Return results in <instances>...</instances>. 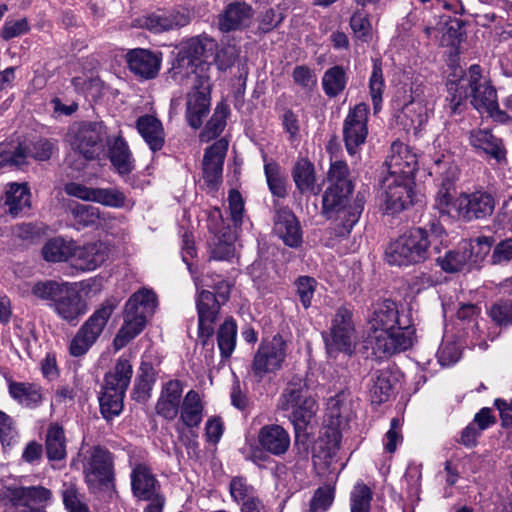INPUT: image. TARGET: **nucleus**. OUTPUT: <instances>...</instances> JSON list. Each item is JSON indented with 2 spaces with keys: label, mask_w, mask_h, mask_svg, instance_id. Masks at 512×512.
I'll return each instance as SVG.
<instances>
[{
  "label": "nucleus",
  "mask_w": 512,
  "mask_h": 512,
  "mask_svg": "<svg viewBox=\"0 0 512 512\" xmlns=\"http://www.w3.org/2000/svg\"><path fill=\"white\" fill-rule=\"evenodd\" d=\"M368 324L366 343L375 354L392 355L411 347L413 331L409 321L400 317L394 301L385 299L374 304Z\"/></svg>",
  "instance_id": "obj_1"
},
{
  "label": "nucleus",
  "mask_w": 512,
  "mask_h": 512,
  "mask_svg": "<svg viewBox=\"0 0 512 512\" xmlns=\"http://www.w3.org/2000/svg\"><path fill=\"white\" fill-rule=\"evenodd\" d=\"M446 232L439 220L433 219L425 227H415L391 242L385 251L390 265L408 266L424 262L430 255V248L440 253V245Z\"/></svg>",
  "instance_id": "obj_2"
},
{
  "label": "nucleus",
  "mask_w": 512,
  "mask_h": 512,
  "mask_svg": "<svg viewBox=\"0 0 512 512\" xmlns=\"http://www.w3.org/2000/svg\"><path fill=\"white\" fill-rule=\"evenodd\" d=\"M449 109L455 114L461 111L463 101L470 96L471 104L478 111L492 112L497 108V92L490 81L482 76L479 65H471L468 72L457 81L447 83Z\"/></svg>",
  "instance_id": "obj_3"
},
{
  "label": "nucleus",
  "mask_w": 512,
  "mask_h": 512,
  "mask_svg": "<svg viewBox=\"0 0 512 512\" xmlns=\"http://www.w3.org/2000/svg\"><path fill=\"white\" fill-rule=\"evenodd\" d=\"M352 193L353 190L334 184L329 185L322 195V213L326 219L333 221V230L337 237H347L364 210V196L357 193L350 201Z\"/></svg>",
  "instance_id": "obj_4"
},
{
  "label": "nucleus",
  "mask_w": 512,
  "mask_h": 512,
  "mask_svg": "<svg viewBox=\"0 0 512 512\" xmlns=\"http://www.w3.org/2000/svg\"><path fill=\"white\" fill-rule=\"evenodd\" d=\"M157 306L156 294L149 289H141L130 296L123 316V325L113 340L115 350L124 348L145 328Z\"/></svg>",
  "instance_id": "obj_5"
},
{
  "label": "nucleus",
  "mask_w": 512,
  "mask_h": 512,
  "mask_svg": "<svg viewBox=\"0 0 512 512\" xmlns=\"http://www.w3.org/2000/svg\"><path fill=\"white\" fill-rule=\"evenodd\" d=\"M279 408L290 413L296 436L306 429L315 415L316 402L302 378L293 377L287 383L279 399Z\"/></svg>",
  "instance_id": "obj_6"
},
{
  "label": "nucleus",
  "mask_w": 512,
  "mask_h": 512,
  "mask_svg": "<svg viewBox=\"0 0 512 512\" xmlns=\"http://www.w3.org/2000/svg\"><path fill=\"white\" fill-rule=\"evenodd\" d=\"M117 305L115 298L106 299L81 325L69 344L73 357L85 355L97 342Z\"/></svg>",
  "instance_id": "obj_7"
},
{
  "label": "nucleus",
  "mask_w": 512,
  "mask_h": 512,
  "mask_svg": "<svg viewBox=\"0 0 512 512\" xmlns=\"http://www.w3.org/2000/svg\"><path fill=\"white\" fill-rule=\"evenodd\" d=\"M429 173L439 182V189L434 200V208L441 215L449 216L452 210L456 211L457 208L453 192L455 191L454 182L458 178V167L449 156L442 155L433 161Z\"/></svg>",
  "instance_id": "obj_8"
},
{
  "label": "nucleus",
  "mask_w": 512,
  "mask_h": 512,
  "mask_svg": "<svg viewBox=\"0 0 512 512\" xmlns=\"http://www.w3.org/2000/svg\"><path fill=\"white\" fill-rule=\"evenodd\" d=\"M106 127L102 122L73 124L67 133L71 148L86 160H94L103 152Z\"/></svg>",
  "instance_id": "obj_9"
},
{
  "label": "nucleus",
  "mask_w": 512,
  "mask_h": 512,
  "mask_svg": "<svg viewBox=\"0 0 512 512\" xmlns=\"http://www.w3.org/2000/svg\"><path fill=\"white\" fill-rule=\"evenodd\" d=\"M0 498L12 512H46L52 492L44 486H11L5 488Z\"/></svg>",
  "instance_id": "obj_10"
},
{
  "label": "nucleus",
  "mask_w": 512,
  "mask_h": 512,
  "mask_svg": "<svg viewBox=\"0 0 512 512\" xmlns=\"http://www.w3.org/2000/svg\"><path fill=\"white\" fill-rule=\"evenodd\" d=\"M287 343L280 334L274 335L270 339H264L251 364V372L254 378L260 382L270 374L279 371L286 358Z\"/></svg>",
  "instance_id": "obj_11"
},
{
  "label": "nucleus",
  "mask_w": 512,
  "mask_h": 512,
  "mask_svg": "<svg viewBox=\"0 0 512 512\" xmlns=\"http://www.w3.org/2000/svg\"><path fill=\"white\" fill-rule=\"evenodd\" d=\"M85 482L90 490H101L114 481L113 457L105 448L93 446L83 460Z\"/></svg>",
  "instance_id": "obj_12"
},
{
  "label": "nucleus",
  "mask_w": 512,
  "mask_h": 512,
  "mask_svg": "<svg viewBox=\"0 0 512 512\" xmlns=\"http://www.w3.org/2000/svg\"><path fill=\"white\" fill-rule=\"evenodd\" d=\"M456 212L459 218L471 222L485 220L493 215L496 207L495 196L485 190L462 192L456 198Z\"/></svg>",
  "instance_id": "obj_13"
},
{
  "label": "nucleus",
  "mask_w": 512,
  "mask_h": 512,
  "mask_svg": "<svg viewBox=\"0 0 512 512\" xmlns=\"http://www.w3.org/2000/svg\"><path fill=\"white\" fill-rule=\"evenodd\" d=\"M356 339L352 312L345 307L338 308L331 322L330 336L325 339L327 348L351 354Z\"/></svg>",
  "instance_id": "obj_14"
},
{
  "label": "nucleus",
  "mask_w": 512,
  "mask_h": 512,
  "mask_svg": "<svg viewBox=\"0 0 512 512\" xmlns=\"http://www.w3.org/2000/svg\"><path fill=\"white\" fill-rule=\"evenodd\" d=\"M369 108L365 103H359L349 110L343 122V140L347 152L355 155L368 135Z\"/></svg>",
  "instance_id": "obj_15"
},
{
  "label": "nucleus",
  "mask_w": 512,
  "mask_h": 512,
  "mask_svg": "<svg viewBox=\"0 0 512 512\" xmlns=\"http://www.w3.org/2000/svg\"><path fill=\"white\" fill-rule=\"evenodd\" d=\"M221 305L220 300L213 292L205 289L198 291L196 295L198 336L203 346L208 345V341L214 333L213 324L218 318Z\"/></svg>",
  "instance_id": "obj_16"
},
{
  "label": "nucleus",
  "mask_w": 512,
  "mask_h": 512,
  "mask_svg": "<svg viewBox=\"0 0 512 512\" xmlns=\"http://www.w3.org/2000/svg\"><path fill=\"white\" fill-rule=\"evenodd\" d=\"M52 309L60 319L75 326L86 314L88 307L76 284L68 282L56 299Z\"/></svg>",
  "instance_id": "obj_17"
},
{
  "label": "nucleus",
  "mask_w": 512,
  "mask_h": 512,
  "mask_svg": "<svg viewBox=\"0 0 512 512\" xmlns=\"http://www.w3.org/2000/svg\"><path fill=\"white\" fill-rule=\"evenodd\" d=\"M414 178L386 176L383 179L386 211L395 214L407 209L413 201Z\"/></svg>",
  "instance_id": "obj_18"
},
{
  "label": "nucleus",
  "mask_w": 512,
  "mask_h": 512,
  "mask_svg": "<svg viewBox=\"0 0 512 512\" xmlns=\"http://www.w3.org/2000/svg\"><path fill=\"white\" fill-rule=\"evenodd\" d=\"M190 21V12L182 7L150 13L138 19L140 27L153 33L176 30L188 25Z\"/></svg>",
  "instance_id": "obj_19"
},
{
  "label": "nucleus",
  "mask_w": 512,
  "mask_h": 512,
  "mask_svg": "<svg viewBox=\"0 0 512 512\" xmlns=\"http://www.w3.org/2000/svg\"><path fill=\"white\" fill-rule=\"evenodd\" d=\"M228 149V142L220 139L209 146L202 161L203 180L210 191H215L222 182L223 163Z\"/></svg>",
  "instance_id": "obj_20"
},
{
  "label": "nucleus",
  "mask_w": 512,
  "mask_h": 512,
  "mask_svg": "<svg viewBox=\"0 0 512 512\" xmlns=\"http://www.w3.org/2000/svg\"><path fill=\"white\" fill-rule=\"evenodd\" d=\"M387 176L414 178L417 169V158L409 147L400 142H393L386 158Z\"/></svg>",
  "instance_id": "obj_21"
},
{
  "label": "nucleus",
  "mask_w": 512,
  "mask_h": 512,
  "mask_svg": "<svg viewBox=\"0 0 512 512\" xmlns=\"http://www.w3.org/2000/svg\"><path fill=\"white\" fill-rule=\"evenodd\" d=\"M273 232L291 248H297L302 244L299 221L288 207L277 206L275 208Z\"/></svg>",
  "instance_id": "obj_22"
},
{
  "label": "nucleus",
  "mask_w": 512,
  "mask_h": 512,
  "mask_svg": "<svg viewBox=\"0 0 512 512\" xmlns=\"http://www.w3.org/2000/svg\"><path fill=\"white\" fill-rule=\"evenodd\" d=\"M254 10L246 2L235 1L228 4L217 16L218 29L223 33L241 31L250 26Z\"/></svg>",
  "instance_id": "obj_23"
},
{
  "label": "nucleus",
  "mask_w": 512,
  "mask_h": 512,
  "mask_svg": "<svg viewBox=\"0 0 512 512\" xmlns=\"http://www.w3.org/2000/svg\"><path fill=\"white\" fill-rule=\"evenodd\" d=\"M162 54L148 49L136 48L126 54L129 70L137 77L149 80L155 78L160 70Z\"/></svg>",
  "instance_id": "obj_24"
},
{
  "label": "nucleus",
  "mask_w": 512,
  "mask_h": 512,
  "mask_svg": "<svg viewBox=\"0 0 512 512\" xmlns=\"http://www.w3.org/2000/svg\"><path fill=\"white\" fill-rule=\"evenodd\" d=\"M217 46V42L213 38L200 35L187 40L183 44L180 52L188 56V58L194 62H208V59L216 58L218 67L220 69H226L233 64L234 60L229 59L226 63H223L220 60V54L216 55Z\"/></svg>",
  "instance_id": "obj_25"
},
{
  "label": "nucleus",
  "mask_w": 512,
  "mask_h": 512,
  "mask_svg": "<svg viewBox=\"0 0 512 512\" xmlns=\"http://www.w3.org/2000/svg\"><path fill=\"white\" fill-rule=\"evenodd\" d=\"M259 446L273 456H282L290 448V435L280 425L268 424L260 428L257 435Z\"/></svg>",
  "instance_id": "obj_26"
},
{
  "label": "nucleus",
  "mask_w": 512,
  "mask_h": 512,
  "mask_svg": "<svg viewBox=\"0 0 512 512\" xmlns=\"http://www.w3.org/2000/svg\"><path fill=\"white\" fill-rule=\"evenodd\" d=\"M131 489L133 495L143 501L153 500L160 496V483L151 469L144 464H138L132 470Z\"/></svg>",
  "instance_id": "obj_27"
},
{
  "label": "nucleus",
  "mask_w": 512,
  "mask_h": 512,
  "mask_svg": "<svg viewBox=\"0 0 512 512\" xmlns=\"http://www.w3.org/2000/svg\"><path fill=\"white\" fill-rule=\"evenodd\" d=\"M469 142L477 153L484 154L498 163L506 159V149L502 139L493 135L488 129L472 130Z\"/></svg>",
  "instance_id": "obj_28"
},
{
  "label": "nucleus",
  "mask_w": 512,
  "mask_h": 512,
  "mask_svg": "<svg viewBox=\"0 0 512 512\" xmlns=\"http://www.w3.org/2000/svg\"><path fill=\"white\" fill-rule=\"evenodd\" d=\"M183 384L174 379L165 383L156 404V413L166 420H173L182 404Z\"/></svg>",
  "instance_id": "obj_29"
},
{
  "label": "nucleus",
  "mask_w": 512,
  "mask_h": 512,
  "mask_svg": "<svg viewBox=\"0 0 512 512\" xmlns=\"http://www.w3.org/2000/svg\"><path fill=\"white\" fill-rule=\"evenodd\" d=\"M73 266L82 271H91L99 267L108 257V247L101 242L88 243L73 248Z\"/></svg>",
  "instance_id": "obj_30"
},
{
  "label": "nucleus",
  "mask_w": 512,
  "mask_h": 512,
  "mask_svg": "<svg viewBox=\"0 0 512 512\" xmlns=\"http://www.w3.org/2000/svg\"><path fill=\"white\" fill-rule=\"evenodd\" d=\"M293 181L300 194L317 195L321 186L317 183V176L314 164L307 158H298L292 172Z\"/></svg>",
  "instance_id": "obj_31"
},
{
  "label": "nucleus",
  "mask_w": 512,
  "mask_h": 512,
  "mask_svg": "<svg viewBox=\"0 0 512 512\" xmlns=\"http://www.w3.org/2000/svg\"><path fill=\"white\" fill-rule=\"evenodd\" d=\"M108 157L111 164L121 176L128 175L134 170V159L129 146L121 136H115L106 142Z\"/></svg>",
  "instance_id": "obj_32"
},
{
  "label": "nucleus",
  "mask_w": 512,
  "mask_h": 512,
  "mask_svg": "<svg viewBox=\"0 0 512 512\" xmlns=\"http://www.w3.org/2000/svg\"><path fill=\"white\" fill-rule=\"evenodd\" d=\"M395 377L389 367L374 371L370 378L369 396L373 404L380 405L389 400Z\"/></svg>",
  "instance_id": "obj_33"
},
{
  "label": "nucleus",
  "mask_w": 512,
  "mask_h": 512,
  "mask_svg": "<svg viewBox=\"0 0 512 512\" xmlns=\"http://www.w3.org/2000/svg\"><path fill=\"white\" fill-rule=\"evenodd\" d=\"M181 423L189 428H198L204 416V403L200 394L195 390H189L182 400L179 409Z\"/></svg>",
  "instance_id": "obj_34"
},
{
  "label": "nucleus",
  "mask_w": 512,
  "mask_h": 512,
  "mask_svg": "<svg viewBox=\"0 0 512 512\" xmlns=\"http://www.w3.org/2000/svg\"><path fill=\"white\" fill-rule=\"evenodd\" d=\"M133 375V367L127 358L119 357L105 374L103 389L126 393Z\"/></svg>",
  "instance_id": "obj_35"
},
{
  "label": "nucleus",
  "mask_w": 512,
  "mask_h": 512,
  "mask_svg": "<svg viewBox=\"0 0 512 512\" xmlns=\"http://www.w3.org/2000/svg\"><path fill=\"white\" fill-rule=\"evenodd\" d=\"M210 110V94L208 92L191 91L187 94L186 120L194 129L201 127L203 119Z\"/></svg>",
  "instance_id": "obj_36"
},
{
  "label": "nucleus",
  "mask_w": 512,
  "mask_h": 512,
  "mask_svg": "<svg viewBox=\"0 0 512 512\" xmlns=\"http://www.w3.org/2000/svg\"><path fill=\"white\" fill-rule=\"evenodd\" d=\"M9 395L20 405L34 409L43 402L42 389L39 385L29 382H8Z\"/></svg>",
  "instance_id": "obj_37"
},
{
  "label": "nucleus",
  "mask_w": 512,
  "mask_h": 512,
  "mask_svg": "<svg viewBox=\"0 0 512 512\" xmlns=\"http://www.w3.org/2000/svg\"><path fill=\"white\" fill-rule=\"evenodd\" d=\"M137 130L152 151L160 150L164 145V131L161 122L151 115L141 116L137 120Z\"/></svg>",
  "instance_id": "obj_38"
},
{
  "label": "nucleus",
  "mask_w": 512,
  "mask_h": 512,
  "mask_svg": "<svg viewBox=\"0 0 512 512\" xmlns=\"http://www.w3.org/2000/svg\"><path fill=\"white\" fill-rule=\"evenodd\" d=\"M31 194L26 183H11L6 191L5 204L9 208V213L13 217L20 215L25 209L30 208Z\"/></svg>",
  "instance_id": "obj_39"
},
{
  "label": "nucleus",
  "mask_w": 512,
  "mask_h": 512,
  "mask_svg": "<svg viewBox=\"0 0 512 512\" xmlns=\"http://www.w3.org/2000/svg\"><path fill=\"white\" fill-rule=\"evenodd\" d=\"M436 263L446 273H456L473 268L463 244L457 249L447 251L444 256H438Z\"/></svg>",
  "instance_id": "obj_40"
},
{
  "label": "nucleus",
  "mask_w": 512,
  "mask_h": 512,
  "mask_svg": "<svg viewBox=\"0 0 512 512\" xmlns=\"http://www.w3.org/2000/svg\"><path fill=\"white\" fill-rule=\"evenodd\" d=\"M45 449L48 460L60 461L65 459L66 437L62 427L57 424H51L46 433Z\"/></svg>",
  "instance_id": "obj_41"
},
{
  "label": "nucleus",
  "mask_w": 512,
  "mask_h": 512,
  "mask_svg": "<svg viewBox=\"0 0 512 512\" xmlns=\"http://www.w3.org/2000/svg\"><path fill=\"white\" fill-rule=\"evenodd\" d=\"M347 82L346 70L340 65L327 69L322 77L324 93L330 98L339 96L345 90Z\"/></svg>",
  "instance_id": "obj_42"
},
{
  "label": "nucleus",
  "mask_w": 512,
  "mask_h": 512,
  "mask_svg": "<svg viewBox=\"0 0 512 512\" xmlns=\"http://www.w3.org/2000/svg\"><path fill=\"white\" fill-rule=\"evenodd\" d=\"M493 244L494 238L491 236H479L463 243L473 268L480 267L490 253Z\"/></svg>",
  "instance_id": "obj_43"
},
{
  "label": "nucleus",
  "mask_w": 512,
  "mask_h": 512,
  "mask_svg": "<svg viewBox=\"0 0 512 512\" xmlns=\"http://www.w3.org/2000/svg\"><path fill=\"white\" fill-rule=\"evenodd\" d=\"M217 345L222 358H229L235 350L237 325L233 319L225 320L217 331Z\"/></svg>",
  "instance_id": "obj_44"
},
{
  "label": "nucleus",
  "mask_w": 512,
  "mask_h": 512,
  "mask_svg": "<svg viewBox=\"0 0 512 512\" xmlns=\"http://www.w3.org/2000/svg\"><path fill=\"white\" fill-rule=\"evenodd\" d=\"M235 238V233L232 231L214 236L210 258L218 261H230L235 256Z\"/></svg>",
  "instance_id": "obj_45"
},
{
  "label": "nucleus",
  "mask_w": 512,
  "mask_h": 512,
  "mask_svg": "<svg viewBox=\"0 0 512 512\" xmlns=\"http://www.w3.org/2000/svg\"><path fill=\"white\" fill-rule=\"evenodd\" d=\"M67 283L56 280L37 281L31 286V294L39 300L48 302L52 308Z\"/></svg>",
  "instance_id": "obj_46"
},
{
  "label": "nucleus",
  "mask_w": 512,
  "mask_h": 512,
  "mask_svg": "<svg viewBox=\"0 0 512 512\" xmlns=\"http://www.w3.org/2000/svg\"><path fill=\"white\" fill-rule=\"evenodd\" d=\"M61 497L65 509L68 512H90L88 505L84 501V495L74 482H64L61 489Z\"/></svg>",
  "instance_id": "obj_47"
},
{
  "label": "nucleus",
  "mask_w": 512,
  "mask_h": 512,
  "mask_svg": "<svg viewBox=\"0 0 512 512\" xmlns=\"http://www.w3.org/2000/svg\"><path fill=\"white\" fill-rule=\"evenodd\" d=\"M73 254L71 243L57 237L52 238L42 248V255L48 262H61L68 260Z\"/></svg>",
  "instance_id": "obj_48"
},
{
  "label": "nucleus",
  "mask_w": 512,
  "mask_h": 512,
  "mask_svg": "<svg viewBox=\"0 0 512 512\" xmlns=\"http://www.w3.org/2000/svg\"><path fill=\"white\" fill-rule=\"evenodd\" d=\"M124 397L125 393L103 389L99 402L101 414L105 419L111 420L122 412Z\"/></svg>",
  "instance_id": "obj_49"
},
{
  "label": "nucleus",
  "mask_w": 512,
  "mask_h": 512,
  "mask_svg": "<svg viewBox=\"0 0 512 512\" xmlns=\"http://www.w3.org/2000/svg\"><path fill=\"white\" fill-rule=\"evenodd\" d=\"M197 65L198 62L190 60L179 51L169 70V76L177 84H185L193 76Z\"/></svg>",
  "instance_id": "obj_50"
},
{
  "label": "nucleus",
  "mask_w": 512,
  "mask_h": 512,
  "mask_svg": "<svg viewBox=\"0 0 512 512\" xmlns=\"http://www.w3.org/2000/svg\"><path fill=\"white\" fill-rule=\"evenodd\" d=\"M372 490L363 482H357L350 494L351 512H370Z\"/></svg>",
  "instance_id": "obj_51"
},
{
  "label": "nucleus",
  "mask_w": 512,
  "mask_h": 512,
  "mask_svg": "<svg viewBox=\"0 0 512 512\" xmlns=\"http://www.w3.org/2000/svg\"><path fill=\"white\" fill-rule=\"evenodd\" d=\"M264 172L270 192L278 198H284L287 195L286 180L279 165L276 162L265 163Z\"/></svg>",
  "instance_id": "obj_52"
},
{
  "label": "nucleus",
  "mask_w": 512,
  "mask_h": 512,
  "mask_svg": "<svg viewBox=\"0 0 512 512\" xmlns=\"http://www.w3.org/2000/svg\"><path fill=\"white\" fill-rule=\"evenodd\" d=\"M228 112L227 105L223 103L218 104L202 132V137L210 140L219 136L226 126Z\"/></svg>",
  "instance_id": "obj_53"
},
{
  "label": "nucleus",
  "mask_w": 512,
  "mask_h": 512,
  "mask_svg": "<svg viewBox=\"0 0 512 512\" xmlns=\"http://www.w3.org/2000/svg\"><path fill=\"white\" fill-rule=\"evenodd\" d=\"M126 195L118 188H94L92 202L112 208H122L126 203Z\"/></svg>",
  "instance_id": "obj_54"
},
{
  "label": "nucleus",
  "mask_w": 512,
  "mask_h": 512,
  "mask_svg": "<svg viewBox=\"0 0 512 512\" xmlns=\"http://www.w3.org/2000/svg\"><path fill=\"white\" fill-rule=\"evenodd\" d=\"M384 87L385 82L381 63L375 61L373 64L372 74L369 79L370 95L375 112H377L381 107Z\"/></svg>",
  "instance_id": "obj_55"
},
{
  "label": "nucleus",
  "mask_w": 512,
  "mask_h": 512,
  "mask_svg": "<svg viewBox=\"0 0 512 512\" xmlns=\"http://www.w3.org/2000/svg\"><path fill=\"white\" fill-rule=\"evenodd\" d=\"M229 492L232 500L238 505L257 496L253 486L248 484L247 479L242 476H236L231 479Z\"/></svg>",
  "instance_id": "obj_56"
},
{
  "label": "nucleus",
  "mask_w": 512,
  "mask_h": 512,
  "mask_svg": "<svg viewBox=\"0 0 512 512\" xmlns=\"http://www.w3.org/2000/svg\"><path fill=\"white\" fill-rule=\"evenodd\" d=\"M349 175L350 171L346 162L339 160L331 163L328 171L330 185L337 184L340 187L354 190V184Z\"/></svg>",
  "instance_id": "obj_57"
},
{
  "label": "nucleus",
  "mask_w": 512,
  "mask_h": 512,
  "mask_svg": "<svg viewBox=\"0 0 512 512\" xmlns=\"http://www.w3.org/2000/svg\"><path fill=\"white\" fill-rule=\"evenodd\" d=\"M334 501V489L330 486L319 487L315 490L306 512H326Z\"/></svg>",
  "instance_id": "obj_58"
},
{
  "label": "nucleus",
  "mask_w": 512,
  "mask_h": 512,
  "mask_svg": "<svg viewBox=\"0 0 512 512\" xmlns=\"http://www.w3.org/2000/svg\"><path fill=\"white\" fill-rule=\"evenodd\" d=\"M27 146H30L31 151L29 157L36 161H47L58 150L57 141L47 138H39Z\"/></svg>",
  "instance_id": "obj_59"
},
{
  "label": "nucleus",
  "mask_w": 512,
  "mask_h": 512,
  "mask_svg": "<svg viewBox=\"0 0 512 512\" xmlns=\"http://www.w3.org/2000/svg\"><path fill=\"white\" fill-rule=\"evenodd\" d=\"M293 82L307 92L317 87V76L307 65H297L292 71Z\"/></svg>",
  "instance_id": "obj_60"
},
{
  "label": "nucleus",
  "mask_w": 512,
  "mask_h": 512,
  "mask_svg": "<svg viewBox=\"0 0 512 512\" xmlns=\"http://www.w3.org/2000/svg\"><path fill=\"white\" fill-rule=\"evenodd\" d=\"M489 316L499 326L512 325V301L499 300L489 309Z\"/></svg>",
  "instance_id": "obj_61"
},
{
  "label": "nucleus",
  "mask_w": 512,
  "mask_h": 512,
  "mask_svg": "<svg viewBox=\"0 0 512 512\" xmlns=\"http://www.w3.org/2000/svg\"><path fill=\"white\" fill-rule=\"evenodd\" d=\"M316 284V280L310 276H300L295 281L297 295L305 309L311 306Z\"/></svg>",
  "instance_id": "obj_62"
},
{
  "label": "nucleus",
  "mask_w": 512,
  "mask_h": 512,
  "mask_svg": "<svg viewBox=\"0 0 512 512\" xmlns=\"http://www.w3.org/2000/svg\"><path fill=\"white\" fill-rule=\"evenodd\" d=\"M210 71L211 63L205 61L198 62L193 74L194 82L192 91L208 92V94H210L212 87Z\"/></svg>",
  "instance_id": "obj_63"
},
{
  "label": "nucleus",
  "mask_w": 512,
  "mask_h": 512,
  "mask_svg": "<svg viewBox=\"0 0 512 512\" xmlns=\"http://www.w3.org/2000/svg\"><path fill=\"white\" fill-rule=\"evenodd\" d=\"M490 262L493 265L512 263V238L501 240L494 246Z\"/></svg>",
  "instance_id": "obj_64"
}]
</instances>
